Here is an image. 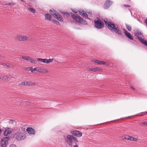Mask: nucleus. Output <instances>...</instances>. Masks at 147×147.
Returning a JSON list of instances; mask_svg holds the SVG:
<instances>
[{
  "instance_id": "obj_1",
  "label": "nucleus",
  "mask_w": 147,
  "mask_h": 147,
  "mask_svg": "<svg viewBox=\"0 0 147 147\" xmlns=\"http://www.w3.org/2000/svg\"><path fill=\"white\" fill-rule=\"evenodd\" d=\"M105 24L109 30L112 32H115L119 35H121L122 32L118 26L108 19H104Z\"/></svg>"
},
{
  "instance_id": "obj_2",
  "label": "nucleus",
  "mask_w": 147,
  "mask_h": 147,
  "mask_svg": "<svg viewBox=\"0 0 147 147\" xmlns=\"http://www.w3.org/2000/svg\"><path fill=\"white\" fill-rule=\"evenodd\" d=\"M64 140L67 144L70 146H72L74 144L75 145L77 144L78 142L77 138L71 135H67L66 137L64 138Z\"/></svg>"
},
{
  "instance_id": "obj_3",
  "label": "nucleus",
  "mask_w": 147,
  "mask_h": 147,
  "mask_svg": "<svg viewBox=\"0 0 147 147\" xmlns=\"http://www.w3.org/2000/svg\"><path fill=\"white\" fill-rule=\"evenodd\" d=\"M64 140L67 144L70 146H72L74 144L75 145L77 144L78 142L77 138L71 135H67L66 137L64 138Z\"/></svg>"
},
{
  "instance_id": "obj_4",
  "label": "nucleus",
  "mask_w": 147,
  "mask_h": 147,
  "mask_svg": "<svg viewBox=\"0 0 147 147\" xmlns=\"http://www.w3.org/2000/svg\"><path fill=\"white\" fill-rule=\"evenodd\" d=\"M13 138L18 141H20L26 138V136L22 132H18L14 134Z\"/></svg>"
},
{
  "instance_id": "obj_5",
  "label": "nucleus",
  "mask_w": 147,
  "mask_h": 147,
  "mask_svg": "<svg viewBox=\"0 0 147 147\" xmlns=\"http://www.w3.org/2000/svg\"><path fill=\"white\" fill-rule=\"evenodd\" d=\"M94 22L95 27L98 29H102L104 26L103 22L100 19H98L97 20H95Z\"/></svg>"
},
{
  "instance_id": "obj_6",
  "label": "nucleus",
  "mask_w": 147,
  "mask_h": 147,
  "mask_svg": "<svg viewBox=\"0 0 147 147\" xmlns=\"http://www.w3.org/2000/svg\"><path fill=\"white\" fill-rule=\"evenodd\" d=\"M28 38V37L22 34H19L16 36V40L20 42L26 41Z\"/></svg>"
},
{
  "instance_id": "obj_7",
  "label": "nucleus",
  "mask_w": 147,
  "mask_h": 147,
  "mask_svg": "<svg viewBox=\"0 0 147 147\" xmlns=\"http://www.w3.org/2000/svg\"><path fill=\"white\" fill-rule=\"evenodd\" d=\"M49 12L55 18H62L60 14L54 9H50Z\"/></svg>"
},
{
  "instance_id": "obj_8",
  "label": "nucleus",
  "mask_w": 147,
  "mask_h": 147,
  "mask_svg": "<svg viewBox=\"0 0 147 147\" xmlns=\"http://www.w3.org/2000/svg\"><path fill=\"white\" fill-rule=\"evenodd\" d=\"M9 139V137L3 138L1 140L0 145L1 147H6Z\"/></svg>"
},
{
  "instance_id": "obj_9",
  "label": "nucleus",
  "mask_w": 147,
  "mask_h": 147,
  "mask_svg": "<svg viewBox=\"0 0 147 147\" xmlns=\"http://www.w3.org/2000/svg\"><path fill=\"white\" fill-rule=\"evenodd\" d=\"M22 58L24 60H25L27 61H30V62L32 63L37 64V61L35 60L33 58L30 57L29 56H23L22 57Z\"/></svg>"
},
{
  "instance_id": "obj_10",
  "label": "nucleus",
  "mask_w": 147,
  "mask_h": 147,
  "mask_svg": "<svg viewBox=\"0 0 147 147\" xmlns=\"http://www.w3.org/2000/svg\"><path fill=\"white\" fill-rule=\"evenodd\" d=\"M70 133L73 136H76L78 137H80L82 136V132L74 130L70 131Z\"/></svg>"
},
{
  "instance_id": "obj_11",
  "label": "nucleus",
  "mask_w": 147,
  "mask_h": 147,
  "mask_svg": "<svg viewBox=\"0 0 147 147\" xmlns=\"http://www.w3.org/2000/svg\"><path fill=\"white\" fill-rule=\"evenodd\" d=\"M113 3L112 1L109 0H106L104 3V7L105 9H107Z\"/></svg>"
},
{
  "instance_id": "obj_12",
  "label": "nucleus",
  "mask_w": 147,
  "mask_h": 147,
  "mask_svg": "<svg viewBox=\"0 0 147 147\" xmlns=\"http://www.w3.org/2000/svg\"><path fill=\"white\" fill-rule=\"evenodd\" d=\"M74 21L78 23L82 24H86L87 22L84 19H73Z\"/></svg>"
},
{
  "instance_id": "obj_13",
  "label": "nucleus",
  "mask_w": 147,
  "mask_h": 147,
  "mask_svg": "<svg viewBox=\"0 0 147 147\" xmlns=\"http://www.w3.org/2000/svg\"><path fill=\"white\" fill-rule=\"evenodd\" d=\"M94 63H96L99 65L106 64V66H109V64L107 63V62L103 61H101L95 59L94 61Z\"/></svg>"
},
{
  "instance_id": "obj_14",
  "label": "nucleus",
  "mask_w": 147,
  "mask_h": 147,
  "mask_svg": "<svg viewBox=\"0 0 147 147\" xmlns=\"http://www.w3.org/2000/svg\"><path fill=\"white\" fill-rule=\"evenodd\" d=\"M26 131L30 134L34 135L35 133V130L31 127H28L26 129Z\"/></svg>"
},
{
  "instance_id": "obj_15",
  "label": "nucleus",
  "mask_w": 147,
  "mask_h": 147,
  "mask_svg": "<svg viewBox=\"0 0 147 147\" xmlns=\"http://www.w3.org/2000/svg\"><path fill=\"white\" fill-rule=\"evenodd\" d=\"M80 14L83 16V17L87 18L88 17V15L86 12L82 10H78Z\"/></svg>"
},
{
  "instance_id": "obj_16",
  "label": "nucleus",
  "mask_w": 147,
  "mask_h": 147,
  "mask_svg": "<svg viewBox=\"0 0 147 147\" xmlns=\"http://www.w3.org/2000/svg\"><path fill=\"white\" fill-rule=\"evenodd\" d=\"M26 86H37V84L35 82H32L30 81L26 82Z\"/></svg>"
},
{
  "instance_id": "obj_17",
  "label": "nucleus",
  "mask_w": 147,
  "mask_h": 147,
  "mask_svg": "<svg viewBox=\"0 0 147 147\" xmlns=\"http://www.w3.org/2000/svg\"><path fill=\"white\" fill-rule=\"evenodd\" d=\"M138 39L141 42L147 46V40H144L142 38L140 37H138Z\"/></svg>"
},
{
  "instance_id": "obj_18",
  "label": "nucleus",
  "mask_w": 147,
  "mask_h": 147,
  "mask_svg": "<svg viewBox=\"0 0 147 147\" xmlns=\"http://www.w3.org/2000/svg\"><path fill=\"white\" fill-rule=\"evenodd\" d=\"M38 71L43 73H46L48 72V70L45 68H39L38 69Z\"/></svg>"
},
{
  "instance_id": "obj_19",
  "label": "nucleus",
  "mask_w": 147,
  "mask_h": 147,
  "mask_svg": "<svg viewBox=\"0 0 147 147\" xmlns=\"http://www.w3.org/2000/svg\"><path fill=\"white\" fill-rule=\"evenodd\" d=\"M11 131L10 130V129L8 128L7 129L5 130L4 132V135L5 136H7L8 134L11 133Z\"/></svg>"
},
{
  "instance_id": "obj_20",
  "label": "nucleus",
  "mask_w": 147,
  "mask_h": 147,
  "mask_svg": "<svg viewBox=\"0 0 147 147\" xmlns=\"http://www.w3.org/2000/svg\"><path fill=\"white\" fill-rule=\"evenodd\" d=\"M47 20H48L49 21H52V22H53L54 24H56L57 25H60L59 22H58L57 21L55 20V19H46Z\"/></svg>"
},
{
  "instance_id": "obj_21",
  "label": "nucleus",
  "mask_w": 147,
  "mask_h": 147,
  "mask_svg": "<svg viewBox=\"0 0 147 147\" xmlns=\"http://www.w3.org/2000/svg\"><path fill=\"white\" fill-rule=\"evenodd\" d=\"M102 69L101 68H99L97 67L91 68V71L92 72H95L97 71H102Z\"/></svg>"
},
{
  "instance_id": "obj_22",
  "label": "nucleus",
  "mask_w": 147,
  "mask_h": 147,
  "mask_svg": "<svg viewBox=\"0 0 147 147\" xmlns=\"http://www.w3.org/2000/svg\"><path fill=\"white\" fill-rule=\"evenodd\" d=\"M128 138V140H130L132 141H137L138 140V139L136 138H135L134 137L132 136H130Z\"/></svg>"
},
{
  "instance_id": "obj_23",
  "label": "nucleus",
  "mask_w": 147,
  "mask_h": 147,
  "mask_svg": "<svg viewBox=\"0 0 147 147\" xmlns=\"http://www.w3.org/2000/svg\"><path fill=\"white\" fill-rule=\"evenodd\" d=\"M126 36L131 40H133L134 39L133 37L132 36L131 34L129 33L128 34L126 35Z\"/></svg>"
},
{
  "instance_id": "obj_24",
  "label": "nucleus",
  "mask_w": 147,
  "mask_h": 147,
  "mask_svg": "<svg viewBox=\"0 0 147 147\" xmlns=\"http://www.w3.org/2000/svg\"><path fill=\"white\" fill-rule=\"evenodd\" d=\"M9 78V77L7 75L4 76H2L1 78V79L4 80H7Z\"/></svg>"
},
{
  "instance_id": "obj_25",
  "label": "nucleus",
  "mask_w": 147,
  "mask_h": 147,
  "mask_svg": "<svg viewBox=\"0 0 147 147\" xmlns=\"http://www.w3.org/2000/svg\"><path fill=\"white\" fill-rule=\"evenodd\" d=\"M125 25L126 28L129 31H131V28L130 26L127 24H126Z\"/></svg>"
},
{
  "instance_id": "obj_26",
  "label": "nucleus",
  "mask_w": 147,
  "mask_h": 147,
  "mask_svg": "<svg viewBox=\"0 0 147 147\" xmlns=\"http://www.w3.org/2000/svg\"><path fill=\"white\" fill-rule=\"evenodd\" d=\"M45 18H51L52 16L49 14H46L45 15Z\"/></svg>"
},
{
  "instance_id": "obj_27",
  "label": "nucleus",
  "mask_w": 147,
  "mask_h": 147,
  "mask_svg": "<svg viewBox=\"0 0 147 147\" xmlns=\"http://www.w3.org/2000/svg\"><path fill=\"white\" fill-rule=\"evenodd\" d=\"M19 86H22V85H24L26 86V81H23L22 82H21L19 84Z\"/></svg>"
},
{
  "instance_id": "obj_28",
  "label": "nucleus",
  "mask_w": 147,
  "mask_h": 147,
  "mask_svg": "<svg viewBox=\"0 0 147 147\" xmlns=\"http://www.w3.org/2000/svg\"><path fill=\"white\" fill-rule=\"evenodd\" d=\"M72 17L73 18H81L79 16L76 14L73 15Z\"/></svg>"
},
{
  "instance_id": "obj_29",
  "label": "nucleus",
  "mask_w": 147,
  "mask_h": 147,
  "mask_svg": "<svg viewBox=\"0 0 147 147\" xmlns=\"http://www.w3.org/2000/svg\"><path fill=\"white\" fill-rule=\"evenodd\" d=\"M63 14L67 17L69 16L70 15L69 13L66 12H61Z\"/></svg>"
},
{
  "instance_id": "obj_30",
  "label": "nucleus",
  "mask_w": 147,
  "mask_h": 147,
  "mask_svg": "<svg viewBox=\"0 0 147 147\" xmlns=\"http://www.w3.org/2000/svg\"><path fill=\"white\" fill-rule=\"evenodd\" d=\"M136 34L137 35L136 36L137 37V38L138 37H139L137 35H142L143 34L140 31H137V32L136 33Z\"/></svg>"
},
{
  "instance_id": "obj_31",
  "label": "nucleus",
  "mask_w": 147,
  "mask_h": 147,
  "mask_svg": "<svg viewBox=\"0 0 147 147\" xmlns=\"http://www.w3.org/2000/svg\"><path fill=\"white\" fill-rule=\"evenodd\" d=\"M53 60V59H47V63H48L52 62Z\"/></svg>"
},
{
  "instance_id": "obj_32",
  "label": "nucleus",
  "mask_w": 147,
  "mask_h": 147,
  "mask_svg": "<svg viewBox=\"0 0 147 147\" xmlns=\"http://www.w3.org/2000/svg\"><path fill=\"white\" fill-rule=\"evenodd\" d=\"M29 10L33 13H34L35 12V10L32 8H30L29 9Z\"/></svg>"
},
{
  "instance_id": "obj_33",
  "label": "nucleus",
  "mask_w": 147,
  "mask_h": 147,
  "mask_svg": "<svg viewBox=\"0 0 147 147\" xmlns=\"http://www.w3.org/2000/svg\"><path fill=\"white\" fill-rule=\"evenodd\" d=\"M4 66L7 69H8L10 68L11 67V66H10L9 65H7L6 64L4 65Z\"/></svg>"
},
{
  "instance_id": "obj_34",
  "label": "nucleus",
  "mask_w": 147,
  "mask_h": 147,
  "mask_svg": "<svg viewBox=\"0 0 147 147\" xmlns=\"http://www.w3.org/2000/svg\"><path fill=\"white\" fill-rule=\"evenodd\" d=\"M15 121L14 120H12L10 119L9 121L8 122V123L9 124H11L13 123L14 122H15Z\"/></svg>"
},
{
  "instance_id": "obj_35",
  "label": "nucleus",
  "mask_w": 147,
  "mask_h": 147,
  "mask_svg": "<svg viewBox=\"0 0 147 147\" xmlns=\"http://www.w3.org/2000/svg\"><path fill=\"white\" fill-rule=\"evenodd\" d=\"M14 4V3H7L6 4V5H13Z\"/></svg>"
},
{
  "instance_id": "obj_36",
  "label": "nucleus",
  "mask_w": 147,
  "mask_h": 147,
  "mask_svg": "<svg viewBox=\"0 0 147 147\" xmlns=\"http://www.w3.org/2000/svg\"><path fill=\"white\" fill-rule=\"evenodd\" d=\"M43 63H47V59H43Z\"/></svg>"
},
{
  "instance_id": "obj_37",
  "label": "nucleus",
  "mask_w": 147,
  "mask_h": 147,
  "mask_svg": "<svg viewBox=\"0 0 147 147\" xmlns=\"http://www.w3.org/2000/svg\"><path fill=\"white\" fill-rule=\"evenodd\" d=\"M72 11L75 13H77L78 12L75 9H71Z\"/></svg>"
},
{
  "instance_id": "obj_38",
  "label": "nucleus",
  "mask_w": 147,
  "mask_h": 147,
  "mask_svg": "<svg viewBox=\"0 0 147 147\" xmlns=\"http://www.w3.org/2000/svg\"><path fill=\"white\" fill-rule=\"evenodd\" d=\"M43 59L38 58L37 59V60L38 61H40L41 62H43Z\"/></svg>"
},
{
  "instance_id": "obj_39",
  "label": "nucleus",
  "mask_w": 147,
  "mask_h": 147,
  "mask_svg": "<svg viewBox=\"0 0 147 147\" xmlns=\"http://www.w3.org/2000/svg\"><path fill=\"white\" fill-rule=\"evenodd\" d=\"M142 125H144L145 126H147V122H144L142 123Z\"/></svg>"
},
{
  "instance_id": "obj_40",
  "label": "nucleus",
  "mask_w": 147,
  "mask_h": 147,
  "mask_svg": "<svg viewBox=\"0 0 147 147\" xmlns=\"http://www.w3.org/2000/svg\"><path fill=\"white\" fill-rule=\"evenodd\" d=\"M130 136H125V137L124 138V139H125L126 140H128V138Z\"/></svg>"
},
{
  "instance_id": "obj_41",
  "label": "nucleus",
  "mask_w": 147,
  "mask_h": 147,
  "mask_svg": "<svg viewBox=\"0 0 147 147\" xmlns=\"http://www.w3.org/2000/svg\"><path fill=\"white\" fill-rule=\"evenodd\" d=\"M86 12L89 14H91L92 13V11L91 10L86 11Z\"/></svg>"
},
{
  "instance_id": "obj_42",
  "label": "nucleus",
  "mask_w": 147,
  "mask_h": 147,
  "mask_svg": "<svg viewBox=\"0 0 147 147\" xmlns=\"http://www.w3.org/2000/svg\"><path fill=\"white\" fill-rule=\"evenodd\" d=\"M30 70L31 71V72H33L34 70L33 68L32 67H30Z\"/></svg>"
},
{
  "instance_id": "obj_43",
  "label": "nucleus",
  "mask_w": 147,
  "mask_h": 147,
  "mask_svg": "<svg viewBox=\"0 0 147 147\" xmlns=\"http://www.w3.org/2000/svg\"><path fill=\"white\" fill-rule=\"evenodd\" d=\"M10 147H16V146L15 144H12L10 145Z\"/></svg>"
},
{
  "instance_id": "obj_44",
  "label": "nucleus",
  "mask_w": 147,
  "mask_h": 147,
  "mask_svg": "<svg viewBox=\"0 0 147 147\" xmlns=\"http://www.w3.org/2000/svg\"><path fill=\"white\" fill-rule=\"evenodd\" d=\"M91 68H87L86 69V70L88 71H91Z\"/></svg>"
},
{
  "instance_id": "obj_45",
  "label": "nucleus",
  "mask_w": 147,
  "mask_h": 147,
  "mask_svg": "<svg viewBox=\"0 0 147 147\" xmlns=\"http://www.w3.org/2000/svg\"><path fill=\"white\" fill-rule=\"evenodd\" d=\"M147 113V111L146 112H143V113H142V114L141 115H144L145 114H146Z\"/></svg>"
},
{
  "instance_id": "obj_46",
  "label": "nucleus",
  "mask_w": 147,
  "mask_h": 147,
  "mask_svg": "<svg viewBox=\"0 0 147 147\" xmlns=\"http://www.w3.org/2000/svg\"><path fill=\"white\" fill-rule=\"evenodd\" d=\"M38 68H36V67L34 68V69H33L34 71H38Z\"/></svg>"
},
{
  "instance_id": "obj_47",
  "label": "nucleus",
  "mask_w": 147,
  "mask_h": 147,
  "mask_svg": "<svg viewBox=\"0 0 147 147\" xmlns=\"http://www.w3.org/2000/svg\"><path fill=\"white\" fill-rule=\"evenodd\" d=\"M124 32L125 33V34L126 36V35L128 34L129 33V32H127V31Z\"/></svg>"
},
{
  "instance_id": "obj_48",
  "label": "nucleus",
  "mask_w": 147,
  "mask_h": 147,
  "mask_svg": "<svg viewBox=\"0 0 147 147\" xmlns=\"http://www.w3.org/2000/svg\"><path fill=\"white\" fill-rule=\"evenodd\" d=\"M58 20L61 22L63 21V19H57Z\"/></svg>"
},
{
  "instance_id": "obj_49",
  "label": "nucleus",
  "mask_w": 147,
  "mask_h": 147,
  "mask_svg": "<svg viewBox=\"0 0 147 147\" xmlns=\"http://www.w3.org/2000/svg\"><path fill=\"white\" fill-rule=\"evenodd\" d=\"M130 87L133 90H135V88L134 87H133L132 86H130Z\"/></svg>"
},
{
  "instance_id": "obj_50",
  "label": "nucleus",
  "mask_w": 147,
  "mask_h": 147,
  "mask_svg": "<svg viewBox=\"0 0 147 147\" xmlns=\"http://www.w3.org/2000/svg\"><path fill=\"white\" fill-rule=\"evenodd\" d=\"M124 6L125 7H129L130 6L129 5H124Z\"/></svg>"
},
{
  "instance_id": "obj_51",
  "label": "nucleus",
  "mask_w": 147,
  "mask_h": 147,
  "mask_svg": "<svg viewBox=\"0 0 147 147\" xmlns=\"http://www.w3.org/2000/svg\"><path fill=\"white\" fill-rule=\"evenodd\" d=\"M73 147H78V144H76V145H74Z\"/></svg>"
},
{
  "instance_id": "obj_52",
  "label": "nucleus",
  "mask_w": 147,
  "mask_h": 147,
  "mask_svg": "<svg viewBox=\"0 0 147 147\" xmlns=\"http://www.w3.org/2000/svg\"><path fill=\"white\" fill-rule=\"evenodd\" d=\"M11 66V68H14V66H13V65H11V66Z\"/></svg>"
},
{
  "instance_id": "obj_53",
  "label": "nucleus",
  "mask_w": 147,
  "mask_h": 147,
  "mask_svg": "<svg viewBox=\"0 0 147 147\" xmlns=\"http://www.w3.org/2000/svg\"><path fill=\"white\" fill-rule=\"evenodd\" d=\"M123 31H124V32H125V31H126V30H125V29H123Z\"/></svg>"
},
{
  "instance_id": "obj_54",
  "label": "nucleus",
  "mask_w": 147,
  "mask_h": 147,
  "mask_svg": "<svg viewBox=\"0 0 147 147\" xmlns=\"http://www.w3.org/2000/svg\"><path fill=\"white\" fill-rule=\"evenodd\" d=\"M145 21H146V22L147 24V19H146Z\"/></svg>"
},
{
  "instance_id": "obj_55",
  "label": "nucleus",
  "mask_w": 147,
  "mask_h": 147,
  "mask_svg": "<svg viewBox=\"0 0 147 147\" xmlns=\"http://www.w3.org/2000/svg\"><path fill=\"white\" fill-rule=\"evenodd\" d=\"M134 35H135V36H136V34H135Z\"/></svg>"
}]
</instances>
